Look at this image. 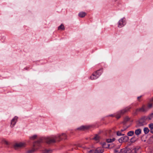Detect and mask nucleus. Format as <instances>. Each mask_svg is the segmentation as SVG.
<instances>
[{
	"label": "nucleus",
	"instance_id": "nucleus-22",
	"mask_svg": "<svg viewBox=\"0 0 153 153\" xmlns=\"http://www.w3.org/2000/svg\"><path fill=\"white\" fill-rule=\"evenodd\" d=\"M100 139L99 136L97 135L96 134L95 136L92 138V139L96 141H99Z\"/></svg>",
	"mask_w": 153,
	"mask_h": 153
},
{
	"label": "nucleus",
	"instance_id": "nucleus-6",
	"mask_svg": "<svg viewBox=\"0 0 153 153\" xmlns=\"http://www.w3.org/2000/svg\"><path fill=\"white\" fill-rule=\"evenodd\" d=\"M126 24L125 18H123L120 20L118 22V27L121 28L123 27Z\"/></svg>",
	"mask_w": 153,
	"mask_h": 153
},
{
	"label": "nucleus",
	"instance_id": "nucleus-10",
	"mask_svg": "<svg viewBox=\"0 0 153 153\" xmlns=\"http://www.w3.org/2000/svg\"><path fill=\"white\" fill-rule=\"evenodd\" d=\"M24 146V144L22 143H16L14 145V147L15 149L21 148Z\"/></svg>",
	"mask_w": 153,
	"mask_h": 153
},
{
	"label": "nucleus",
	"instance_id": "nucleus-35",
	"mask_svg": "<svg viewBox=\"0 0 153 153\" xmlns=\"http://www.w3.org/2000/svg\"><path fill=\"white\" fill-rule=\"evenodd\" d=\"M3 143H4L7 145L9 144L8 142L7 141L5 140L3 141Z\"/></svg>",
	"mask_w": 153,
	"mask_h": 153
},
{
	"label": "nucleus",
	"instance_id": "nucleus-23",
	"mask_svg": "<svg viewBox=\"0 0 153 153\" xmlns=\"http://www.w3.org/2000/svg\"><path fill=\"white\" fill-rule=\"evenodd\" d=\"M153 117V113L149 115L148 116L146 117L147 120H151Z\"/></svg>",
	"mask_w": 153,
	"mask_h": 153
},
{
	"label": "nucleus",
	"instance_id": "nucleus-14",
	"mask_svg": "<svg viewBox=\"0 0 153 153\" xmlns=\"http://www.w3.org/2000/svg\"><path fill=\"white\" fill-rule=\"evenodd\" d=\"M138 138L135 136H134L130 140V141L131 143H134L137 141Z\"/></svg>",
	"mask_w": 153,
	"mask_h": 153
},
{
	"label": "nucleus",
	"instance_id": "nucleus-4",
	"mask_svg": "<svg viewBox=\"0 0 153 153\" xmlns=\"http://www.w3.org/2000/svg\"><path fill=\"white\" fill-rule=\"evenodd\" d=\"M147 120L146 116H143L137 122V126L140 127L146 124V121Z\"/></svg>",
	"mask_w": 153,
	"mask_h": 153
},
{
	"label": "nucleus",
	"instance_id": "nucleus-39",
	"mask_svg": "<svg viewBox=\"0 0 153 153\" xmlns=\"http://www.w3.org/2000/svg\"><path fill=\"white\" fill-rule=\"evenodd\" d=\"M141 97H142V96H140L137 97V99L138 100H139V99L141 98Z\"/></svg>",
	"mask_w": 153,
	"mask_h": 153
},
{
	"label": "nucleus",
	"instance_id": "nucleus-40",
	"mask_svg": "<svg viewBox=\"0 0 153 153\" xmlns=\"http://www.w3.org/2000/svg\"><path fill=\"white\" fill-rule=\"evenodd\" d=\"M114 145H113V146H112L111 148L113 147H114Z\"/></svg>",
	"mask_w": 153,
	"mask_h": 153
},
{
	"label": "nucleus",
	"instance_id": "nucleus-26",
	"mask_svg": "<svg viewBox=\"0 0 153 153\" xmlns=\"http://www.w3.org/2000/svg\"><path fill=\"white\" fill-rule=\"evenodd\" d=\"M37 137V136L36 135H34L33 136L30 137V139L31 140H33L36 138Z\"/></svg>",
	"mask_w": 153,
	"mask_h": 153
},
{
	"label": "nucleus",
	"instance_id": "nucleus-17",
	"mask_svg": "<svg viewBox=\"0 0 153 153\" xmlns=\"http://www.w3.org/2000/svg\"><path fill=\"white\" fill-rule=\"evenodd\" d=\"M86 15V13L83 12H80L78 16H79L81 18H83Z\"/></svg>",
	"mask_w": 153,
	"mask_h": 153
},
{
	"label": "nucleus",
	"instance_id": "nucleus-25",
	"mask_svg": "<svg viewBox=\"0 0 153 153\" xmlns=\"http://www.w3.org/2000/svg\"><path fill=\"white\" fill-rule=\"evenodd\" d=\"M65 28L64 25L62 24H61L58 27V29L59 30H65Z\"/></svg>",
	"mask_w": 153,
	"mask_h": 153
},
{
	"label": "nucleus",
	"instance_id": "nucleus-38",
	"mask_svg": "<svg viewBox=\"0 0 153 153\" xmlns=\"http://www.w3.org/2000/svg\"><path fill=\"white\" fill-rule=\"evenodd\" d=\"M115 140V139L114 138H113L112 139H111V140L112 142L114 141Z\"/></svg>",
	"mask_w": 153,
	"mask_h": 153
},
{
	"label": "nucleus",
	"instance_id": "nucleus-3",
	"mask_svg": "<svg viewBox=\"0 0 153 153\" xmlns=\"http://www.w3.org/2000/svg\"><path fill=\"white\" fill-rule=\"evenodd\" d=\"M102 72V69L97 71L95 73H93L90 76L91 79L94 80L97 79L101 75Z\"/></svg>",
	"mask_w": 153,
	"mask_h": 153
},
{
	"label": "nucleus",
	"instance_id": "nucleus-41",
	"mask_svg": "<svg viewBox=\"0 0 153 153\" xmlns=\"http://www.w3.org/2000/svg\"><path fill=\"white\" fill-rule=\"evenodd\" d=\"M79 147H80V146H79V145L78 146Z\"/></svg>",
	"mask_w": 153,
	"mask_h": 153
},
{
	"label": "nucleus",
	"instance_id": "nucleus-7",
	"mask_svg": "<svg viewBox=\"0 0 153 153\" xmlns=\"http://www.w3.org/2000/svg\"><path fill=\"white\" fill-rule=\"evenodd\" d=\"M129 137L128 136H125L122 137L118 139V141L119 143H122L123 142H126L128 141Z\"/></svg>",
	"mask_w": 153,
	"mask_h": 153
},
{
	"label": "nucleus",
	"instance_id": "nucleus-11",
	"mask_svg": "<svg viewBox=\"0 0 153 153\" xmlns=\"http://www.w3.org/2000/svg\"><path fill=\"white\" fill-rule=\"evenodd\" d=\"M90 126H82L79 127L77 129L80 130H85L88 129Z\"/></svg>",
	"mask_w": 153,
	"mask_h": 153
},
{
	"label": "nucleus",
	"instance_id": "nucleus-19",
	"mask_svg": "<svg viewBox=\"0 0 153 153\" xmlns=\"http://www.w3.org/2000/svg\"><path fill=\"white\" fill-rule=\"evenodd\" d=\"M148 143L149 144H152L153 143V135L149 138L148 140Z\"/></svg>",
	"mask_w": 153,
	"mask_h": 153
},
{
	"label": "nucleus",
	"instance_id": "nucleus-8",
	"mask_svg": "<svg viewBox=\"0 0 153 153\" xmlns=\"http://www.w3.org/2000/svg\"><path fill=\"white\" fill-rule=\"evenodd\" d=\"M137 111H139V112H145L148 111V108L145 105H143L142 107L137 108Z\"/></svg>",
	"mask_w": 153,
	"mask_h": 153
},
{
	"label": "nucleus",
	"instance_id": "nucleus-33",
	"mask_svg": "<svg viewBox=\"0 0 153 153\" xmlns=\"http://www.w3.org/2000/svg\"><path fill=\"white\" fill-rule=\"evenodd\" d=\"M95 152V151L94 150H90L89 151H88L87 153H94Z\"/></svg>",
	"mask_w": 153,
	"mask_h": 153
},
{
	"label": "nucleus",
	"instance_id": "nucleus-21",
	"mask_svg": "<svg viewBox=\"0 0 153 153\" xmlns=\"http://www.w3.org/2000/svg\"><path fill=\"white\" fill-rule=\"evenodd\" d=\"M134 134V132L133 131H130L127 133V135L128 136H132Z\"/></svg>",
	"mask_w": 153,
	"mask_h": 153
},
{
	"label": "nucleus",
	"instance_id": "nucleus-29",
	"mask_svg": "<svg viewBox=\"0 0 153 153\" xmlns=\"http://www.w3.org/2000/svg\"><path fill=\"white\" fill-rule=\"evenodd\" d=\"M126 152L125 153H130L131 152H132V151H131L129 148H127L126 149Z\"/></svg>",
	"mask_w": 153,
	"mask_h": 153
},
{
	"label": "nucleus",
	"instance_id": "nucleus-16",
	"mask_svg": "<svg viewBox=\"0 0 153 153\" xmlns=\"http://www.w3.org/2000/svg\"><path fill=\"white\" fill-rule=\"evenodd\" d=\"M149 127L150 128V132L153 134V123H151L149 125Z\"/></svg>",
	"mask_w": 153,
	"mask_h": 153
},
{
	"label": "nucleus",
	"instance_id": "nucleus-37",
	"mask_svg": "<svg viewBox=\"0 0 153 153\" xmlns=\"http://www.w3.org/2000/svg\"><path fill=\"white\" fill-rule=\"evenodd\" d=\"M119 153V152H118V150H114V153Z\"/></svg>",
	"mask_w": 153,
	"mask_h": 153
},
{
	"label": "nucleus",
	"instance_id": "nucleus-13",
	"mask_svg": "<svg viewBox=\"0 0 153 153\" xmlns=\"http://www.w3.org/2000/svg\"><path fill=\"white\" fill-rule=\"evenodd\" d=\"M140 147H137L132 150V152L133 153H140V152H139V150Z\"/></svg>",
	"mask_w": 153,
	"mask_h": 153
},
{
	"label": "nucleus",
	"instance_id": "nucleus-24",
	"mask_svg": "<svg viewBox=\"0 0 153 153\" xmlns=\"http://www.w3.org/2000/svg\"><path fill=\"white\" fill-rule=\"evenodd\" d=\"M130 120V118L128 117H125L124 119V121L123 122V123L124 124H125L128 121Z\"/></svg>",
	"mask_w": 153,
	"mask_h": 153
},
{
	"label": "nucleus",
	"instance_id": "nucleus-27",
	"mask_svg": "<svg viewBox=\"0 0 153 153\" xmlns=\"http://www.w3.org/2000/svg\"><path fill=\"white\" fill-rule=\"evenodd\" d=\"M117 135L118 136H121L122 135H124V134H122L121 133V132L120 131H118L117 132Z\"/></svg>",
	"mask_w": 153,
	"mask_h": 153
},
{
	"label": "nucleus",
	"instance_id": "nucleus-9",
	"mask_svg": "<svg viewBox=\"0 0 153 153\" xmlns=\"http://www.w3.org/2000/svg\"><path fill=\"white\" fill-rule=\"evenodd\" d=\"M18 117L17 116H15L11 120L10 127H13L16 124L18 119Z\"/></svg>",
	"mask_w": 153,
	"mask_h": 153
},
{
	"label": "nucleus",
	"instance_id": "nucleus-18",
	"mask_svg": "<svg viewBox=\"0 0 153 153\" xmlns=\"http://www.w3.org/2000/svg\"><path fill=\"white\" fill-rule=\"evenodd\" d=\"M141 133V130L140 128L137 129L135 131V133L137 136L139 135Z\"/></svg>",
	"mask_w": 153,
	"mask_h": 153
},
{
	"label": "nucleus",
	"instance_id": "nucleus-30",
	"mask_svg": "<svg viewBox=\"0 0 153 153\" xmlns=\"http://www.w3.org/2000/svg\"><path fill=\"white\" fill-rule=\"evenodd\" d=\"M126 149H121L120 152H119V153H125L126 152Z\"/></svg>",
	"mask_w": 153,
	"mask_h": 153
},
{
	"label": "nucleus",
	"instance_id": "nucleus-15",
	"mask_svg": "<svg viewBox=\"0 0 153 153\" xmlns=\"http://www.w3.org/2000/svg\"><path fill=\"white\" fill-rule=\"evenodd\" d=\"M102 146L103 148H108L109 147L110 144H106L105 142H103L102 143Z\"/></svg>",
	"mask_w": 153,
	"mask_h": 153
},
{
	"label": "nucleus",
	"instance_id": "nucleus-28",
	"mask_svg": "<svg viewBox=\"0 0 153 153\" xmlns=\"http://www.w3.org/2000/svg\"><path fill=\"white\" fill-rule=\"evenodd\" d=\"M51 150L45 149L42 153H50L51 152Z\"/></svg>",
	"mask_w": 153,
	"mask_h": 153
},
{
	"label": "nucleus",
	"instance_id": "nucleus-12",
	"mask_svg": "<svg viewBox=\"0 0 153 153\" xmlns=\"http://www.w3.org/2000/svg\"><path fill=\"white\" fill-rule=\"evenodd\" d=\"M103 152L104 149L102 148L99 147L96 149L94 153H103Z\"/></svg>",
	"mask_w": 153,
	"mask_h": 153
},
{
	"label": "nucleus",
	"instance_id": "nucleus-36",
	"mask_svg": "<svg viewBox=\"0 0 153 153\" xmlns=\"http://www.w3.org/2000/svg\"><path fill=\"white\" fill-rule=\"evenodd\" d=\"M128 128V127H126V128H123V129H121V130H120V131L121 132H123V131H124L126 130L127 128Z\"/></svg>",
	"mask_w": 153,
	"mask_h": 153
},
{
	"label": "nucleus",
	"instance_id": "nucleus-1",
	"mask_svg": "<svg viewBox=\"0 0 153 153\" xmlns=\"http://www.w3.org/2000/svg\"><path fill=\"white\" fill-rule=\"evenodd\" d=\"M67 138V136L65 133L61 134H58L57 135L54 136L52 138H45L41 137L39 138L38 140V143L40 144L43 142H46L49 144L54 143L56 141H59L62 139H65Z\"/></svg>",
	"mask_w": 153,
	"mask_h": 153
},
{
	"label": "nucleus",
	"instance_id": "nucleus-34",
	"mask_svg": "<svg viewBox=\"0 0 153 153\" xmlns=\"http://www.w3.org/2000/svg\"><path fill=\"white\" fill-rule=\"evenodd\" d=\"M152 104L151 103L149 104L148 105L147 108H150L152 107Z\"/></svg>",
	"mask_w": 153,
	"mask_h": 153
},
{
	"label": "nucleus",
	"instance_id": "nucleus-42",
	"mask_svg": "<svg viewBox=\"0 0 153 153\" xmlns=\"http://www.w3.org/2000/svg\"><path fill=\"white\" fill-rule=\"evenodd\" d=\"M117 0H115V1H117Z\"/></svg>",
	"mask_w": 153,
	"mask_h": 153
},
{
	"label": "nucleus",
	"instance_id": "nucleus-20",
	"mask_svg": "<svg viewBox=\"0 0 153 153\" xmlns=\"http://www.w3.org/2000/svg\"><path fill=\"white\" fill-rule=\"evenodd\" d=\"M143 131L145 134H147L150 131V130L148 127H145L143 129Z\"/></svg>",
	"mask_w": 153,
	"mask_h": 153
},
{
	"label": "nucleus",
	"instance_id": "nucleus-32",
	"mask_svg": "<svg viewBox=\"0 0 153 153\" xmlns=\"http://www.w3.org/2000/svg\"><path fill=\"white\" fill-rule=\"evenodd\" d=\"M106 141L108 143L112 142L111 139H107L106 140Z\"/></svg>",
	"mask_w": 153,
	"mask_h": 153
},
{
	"label": "nucleus",
	"instance_id": "nucleus-31",
	"mask_svg": "<svg viewBox=\"0 0 153 153\" xmlns=\"http://www.w3.org/2000/svg\"><path fill=\"white\" fill-rule=\"evenodd\" d=\"M139 112V111H137V109L134 111H133V114L134 115H136L137 114L138 112Z\"/></svg>",
	"mask_w": 153,
	"mask_h": 153
},
{
	"label": "nucleus",
	"instance_id": "nucleus-2",
	"mask_svg": "<svg viewBox=\"0 0 153 153\" xmlns=\"http://www.w3.org/2000/svg\"><path fill=\"white\" fill-rule=\"evenodd\" d=\"M131 108V107H127L123 110H121L117 112L116 115L111 114L109 116L111 117H115L117 119H119L121 115L127 112Z\"/></svg>",
	"mask_w": 153,
	"mask_h": 153
},
{
	"label": "nucleus",
	"instance_id": "nucleus-5",
	"mask_svg": "<svg viewBox=\"0 0 153 153\" xmlns=\"http://www.w3.org/2000/svg\"><path fill=\"white\" fill-rule=\"evenodd\" d=\"M38 143V140L35 142L33 143V148L31 149L28 150L27 152V153H33V152L37 150L41 146L40 143L39 144Z\"/></svg>",
	"mask_w": 153,
	"mask_h": 153
}]
</instances>
